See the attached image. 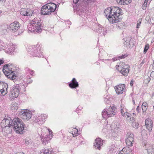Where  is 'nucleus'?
I'll return each mask as SVG.
<instances>
[{
	"mask_svg": "<svg viewBox=\"0 0 154 154\" xmlns=\"http://www.w3.org/2000/svg\"><path fill=\"white\" fill-rule=\"evenodd\" d=\"M151 0H145V2H148V1H149V3H150V1H151Z\"/></svg>",
	"mask_w": 154,
	"mask_h": 154,
	"instance_id": "nucleus-59",
	"label": "nucleus"
},
{
	"mask_svg": "<svg viewBox=\"0 0 154 154\" xmlns=\"http://www.w3.org/2000/svg\"><path fill=\"white\" fill-rule=\"evenodd\" d=\"M24 125L21 119L18 118L13 120L9 117L5 118L1 122L2 131L6 134L10 133L13 129L17 133L23 134L26 130Z\"/></svg>",
	"mask_w": 154,
	"mask_h": 154,
	"instance_id": "nucleus-1",
	"label": "nucleus"
},
{
	"mask_svg": "<svg viewBox=\"0 0 154 154\" xmlns=\"http://www.w3.org/2000/svg\"><path fill=\"white\" fill-rule=\"evenodd\" d=\"M40 47L38 45H33L30 46L27 51L30 54L35 57H42L43 56L40 50Z\"/></svg>",
	"mask_w": 154,
	"mask_h": 154,
	"instance_id": "nucleus-4",
	"label": "nucleus"
},
{
	"mask_svg": "<svg viewBox=\"0 0 154 154\" xmlns=\"http://www.w3.org/2000/svg\"><path fill=\"white\" fill-rule=\"evenodd\" d=\"M148 2H144L142 6V8L143 10H145L146 9Z\"/></svg>",
	"mask_w": 154,
	"mask_h": 154,
	"instance_id": "nucleus-37",
	"label": "nucleus"
},
{
	"mask_svg": "<svg viewBox=\"0 0 154 154\" xmlns=\"http://www.w3.org/2000/svg\"><path fill=\"white\" fill-rule=\"evenodd\" d=\"M119 128V127H118L117 128H116V127H115V129H117V130H118V129Z\"/></svg>",
	"mask_w": 154,
	"mask_h": 154,
	"instance_id": "nucleus-63",
	"label": "nucleus"
},
{
	"mask_svg": "<svg viewBox=\"0 0 154 154\" xmlns=\"http://www.w3.org/2000/svg\"><path fill=\"white\" fill-rule=\"evenodd\" d=\"M141 22V19H139L137 22V28H138L139 27V26H140V24Z\"/></svg>",
	"mask_w": 154,
	"mask_h": 154,
	"instance_id": "nucleus-39",
	"label": "nucleus"
},
{
	"mask_svg": "<svg viewBox=\"0 0 154 154\" xmlns=\"http://www.w3.org/2000/svg\"><path fill=\"white\" fill-rule=\"evenodd\" d=\"M134 135L130 132L127 133L126 136L125 142L128 147L132 146L134 143Z\"/></svg>",
	"mask_w": 154,
	"mask_h": 154,
	"instance_id": "nucleus-12",
	"label": "nucleus"
},
{
	"mask_svg": "<svg viewBox=\"0 0 154 154\" xmlns=\"http://www.w3.org/2000/svg\"><path fill=\"white\" fill-rule=\"evenodd\" d=\"M4 63V61L2 60H0V65H1L2 64Z\"/></svg>",
	"mask_w": 154,
	"mask_h": 154,
	"instance_id": "nucleus-57",
	"label": "nucleus"
},
{
	"mask_svg": "<svg viewBox=\"0 0 154 154\" xmlns=\"http://www.w3.org/2000/svg\"><path fill=\"white\" fill-rule=\"evenodd\" d=\"M149 44H147L145 46L143 51V53L144 54H145L146 53L147 51L149 48Z\"/></svg>",
	"mask_w": 154,
	"mask_h": 154,
	"instance_id": "nucleus-35",
	"label": "nucleus"
},
{
	"mask_svg": "<svg viewBox=\"0 0 154 154\" xmlns=\"http://www.w3.org/2000/svg\"><path fill=\"white\" fill-rule=\"evenodd\" d=\"M108 98H106L105 100L108 101Z\"/></svg>",
	"mask_w": 154,
	"mask_h": 154,
	"instance_id": "nucleus-62",
	"label": "nucleus"
},
{
	"mask_svg": "<svg viewBox=\"0 0 154 154\" xmlns=\"http://www.w3.org/2000/svg\"><path fill=\"white\" fill-rule=\"evenodd\" d=\"M139 106H138L137 108H136V111L137 112V113H139L140 112V109H139Z\"/></svg>",
	"mask_w": 154,
	"mask_h": 154,
	"instance_id": "nucleus-51",
	"label": "nucleus"
},
{
	"mask_svg": "<svg viewBox=\"0 0 154 154\" xmlns=\"http://www.w3.org/2000/svg\"><path fill=\"white\" fill-rule=\"evenodd\" d=\"M121 111L122 115L124 116L126 112H127V110L126 108L124 107H122V106H121Z\"/></svg>",
	"mask_w": 154,
	"mask_h": 154,
	"instance_id": "nucleus-29",
	"label": "nucleus"
},
{
	"mask_svg": "<svg viewBox=\"0 0 154 154\" xmlns=\"http://www.w3.org/2000/svg\"><path fill=\"white\" fill-rule=\"evenodd\" d=\"M79 0H73V2L74 3L76 4L78 3Z\"/></svg>",
	"mask_w": 154,
	"mask_h": 154,
	"instance_id": "nucleus-54",
	"label": "nucleus"
},
{
	"mask_svg": "<svg viewBox=\"0 0 154 154\" xmlns=\"http://www.w3.org/2000/svg\"><path fill=\"white\" fill-rule=\"evenodd\" d=\"M29 72L32 75L33 74V71L32 70L29 71Z\"/></svg>",
	"mask_w": 154,
	"mask_h": 154,
	"instance_id": "nucleus-56",
	"label": "nucleus"
},
{
	"mask_svg": "<svg viewBox=\"0 0 154 154\" xmlns=\"http://www.w3.org/2000/svg\"><path fill=\"white\" fill-rule=\"evenodd\" d=\"M69 86L72 88H75L78 87L79 84L75 78H74L72 79L71 82L69 84Z\"/></svg>",
	"mask_w": 154,
	"mask_h": 154,
	"instance_id": "nucleus-19",
	"label": "nucleus"
},
{
	"mask_svg": "<svg viewBox=\"0 0 154 154\" xmlns=\"http://www.w3.org/2000/svg\"><path fill=\"white\" fill-rule=\"evenodd\" d=\"M98 27H99V30H98V31H97V32L100 33H102L103 32H102V29H103V28L102 27H101V25H100V26H98Z\"/></svg>",
	"mask_w": 154,
	"mask_h": 154,
	"instance_id": "nucleus-40",
	"label": "nucleus"
},
{
	"mask_svg": "<svg viewBox=\"0 0 154 154\" xmlns=\"http://www.w3.org/2000/svg\"><path fill=\"white\" fill-rule=\"evenodd\" d=\"M42 120L41 117H40V116H38L35 119V122L39 125L42 124L43 123V122H42Z\"/></svg>",
	"mask_w": 154,
	"mask_h": 154,
	"instance_id": "nucleus-27",
	"label": "nucleus"
},
{
	"mask_svg": "<svg viewBox=\"0 0 154 154\" xmlns=\"http://www.w3.org/2000/svg\"><path fill=\"white\" fill-rule=\"evenodd\" d=\"M18 154H24L23 152H19Z\"/></svg>",
	"mask_w": 154,
	"mask_h": 154,
	"instance_id": "nucleus-61",
	"label": "nucleus"
},
{
	"mask_svg": "<svg viewBox=\"0 0 154 154\" xmlns=\"http://www.w3.org/2000/svg\"><path fill=\"white\" fill-rule=\"evenodd\" d=\"M152 72L150 74V76L152 78H154V70H153V67L152 69Z\"/></svg>",
	"mask_w": 154,
	"mask_h": 154,
	"instance_id": "nucleus-43",
	"label": "nucleus"
},
{
	"mask_svg": "<svg viewBox=\"0 0 154 154\" xmlns=\"http://www.w3.org/2000/svg\"><path fill=\"white\" fill-rule=\"evenodd\" d=\"M129 120L130 121H131L132 123L134 121V117H130L129 119Z\"/></svg>",
	"mask_w": 154,
	"mask_h": 154,
	"instance_id": "nucleus-46",
	"label": "nucleus"
},
{
	"mask_svg": "<svg viewBox=\"0 0 154 154\" xmlns=\"http://www.w3.org/2000/svg\"><path fill=\"white\" fill-rule=\"evenodd\" d=\"M142 106H147V104L146 102L143 103L142 105Z\"/></svg>",
	"mask_w": 154,
	"mask_h": 154,
	"instance_id": "nucleus-50",
	"label": "nucleus"
},
{
	"mask_svg": "<svg viewBox=\"0 0 154 154\" xmlns=\"http://www.w3.org/2000/svg\"><path fill=\"white\" fill-rule=\"evenodd\" d=\"M9 66V65L8 64L5 65L4 66V69L3 70V73L6 76L8 74Z\"/></svg>",
	"mask_w": 154,
	"mask_h": 154,
	"instance_id": "nucleus-24",
	"label": "nucleus"
},
{
	"mask_svg": "<svg viewBox=\"0 0 154 154\" xmlns=\"http://www.w3.org/2000/svg\"><path fill=\"white\" fill-rule=\"evenodd\" d=\"M139 124L136 122H134L132 123V126L135 128H138Z\"/></svg>",
	"mask_w": 154,
	"mask_h": 154,
	"instance_id": "nucleus-38",
	"label": "nucleus"
},
{
	"mask_svg": "<svg viewBox=\"0 0 154 154\" xmlns=\"http://www.w3.org/2000/svg\"><path fill=\"white\" fill-rule=\"evenodd\" d=\"M31 141H30L29 140L27 139H26L25 141V143L26 145L29 144L30 143H31Z\"/></svg>",
	"mask_w": 154,
	"mask_h": 154,
	"instance_id": "nucleus-45",
	"label": "nucleus"
},
{
	"mask_svg": "<svg viewBox=\"0 0 154 154\" xmlns=\"http://www.w3.org/2000/svg\"><path fill=\"white\" fill-rule=\"evenodd\" d=\"M56 7L57 5L53 3H48L42 7L41 14L43 15H49L54 12Z\"/></svg>",
	"mask_w": 154,
	"mask_h": 154,
	"instance_id": "nucleus-3",
	"label": "nucleus"
},
{
	"mask_svg": "<svg viewBox=\"0 0 154 154\" xmlns=\"http://www.w3.org/2000/svg\"><path fill=\"white\" fill-rule=\"evenodd\" d=\"M149 23H151L152 24H154V17H151L150 18L149 20L148 21Z\"/></svg>",
	"mask_w": 154,
	"mask_h": 154,
	"instance_id": "nucleus-41",
	"label": "nucleus"
},
{
	"mask_svg": "<svg viewBox=\"0 0 154 154\" xmlns=\"http://www.w3.org/2000/svg\"><path fill=\"white\" fill-rule=\"evenodd\" d=\"M94 146L97 149L100 150L101 146L103 145V141L100 138H97L95 140Z\"/></svg>",
	"mask_w": 154,
	"mask_h": 154,
	"instance_id": "nucleus-16",
	"label": "nucleus"
},
{
	"mask_svg": "<svg viewBox=\"0 0 154 154\" xmlns=\"http://www.w3.org/2000/svg\"><path fill=\"white\" fill-rule=\"evenodd\" d=\"M20 117L23 120L28 121L30 119L32 116L31 112L27 110H23L20 112Z\"/></svg>",
	"mask_w": 154,
	"mask_h": 154,
	"instance_id": "nucleus-11",
	"label": "nucleus"
},
{
	"mask_svg": "<svg viewBox=\"0 0 154 154\" xmlns=\"http://www.w3.org/2000/svg\"><path fill=\"white\" fill-rule=\"evenodd\" d=\"M145 60L144 59H143L141 62L140 63V64L139 65H140V66L141 67L142 65L143 64L145 63Z\"/></svg>",
	"mask_w": 154,
	"mask_h": 154,
	"instance_id": "nucleus-47",
	"label": "nucleus"
},
{
	"mask_svg": "<svg viewBox=\"0 0 154 154\" xmlns=\"http://www.w3.org/2000/svg\"><path fill=\"white\" fill-rule=\"evenodd\" d=\"M20 87L17 85L12 87L10 94V99L11 100H14L18 97L20 92Z\"/></svg>",
	"mask_w": 154,
	"mask_h": 154,
	"instance_id": "nucleus-5",
	"label": "nucleus"
},
{
	"mask_svg": "<svg viewBox=\"0 0 154 154\" xmlns=\"http://www.w3.org/2000/svg\"><path fill=\"white\" fill-rule=\"evenodd\" d=\"M48 131H49V133L50 134H52V132L51 131V130H50L49 129H48Z\"/></svg>",
	"mask_w": 154,
	"mask_h": 154,
	"instance_id": "nucleus-58",
	"label": "nucleus"
},
{
	"mask_svg": "<svg viewBox=\"0 0 154 154\" xmlns=\"http://www.w3.org/2000/svg\"><path fill=\"white\" fill-rule=\"evenodd\" d=\"M21 88L23 89V90H22V91L25 92V91L26 90L25 89V86L23 85H22L21 87Z\"/></svg>",
	"mask_w": 154,
	"mask_h": 154,
	"instance_id": "nucleus-48",
	"label": "nucleus"
},
{
	"mask_svg": "<svg viewBox=\"0 0 154 154\" xmlns=\"http://www.w3.org/2000/svg\"><path fill=\"white\" fill-rule=\"evenodd\" d=\"M39 19L35 18L32 20L27 27L28 30L29 31L33 32L38 33L41 32L42 30L41 20Z\"/></svg>",
	"mask_w": 154,
	"mask_h": 154,
	"instance_id": "nucleus-2",
	"label": "nucleus"
},
{
	"mask_svg": "<svg viewBox=\"0 0 154 154\" xmlns=\"http://www.w3.org/2000/svg\"><path fill=\"white\" fill-rule=\"evenodd\" d=\"M115 89L118 94H122L125 90V85L124 84L119 85L115 87Z\"/></svg>",
	"mask_w": 154,
	"mask_h": 154,
	"instance_id": "nucleus-14",
	"label": "nucleus"
},
{
	"mask_svg": "<svg viewBox=\"0 0 154 154\" xmlns=\"http://www.w3.org/2000/svg\"><path fill=\"white\" fill-rule=\"evenodd\" d=\"M112 12L113 13V17L115 18V20H117L116 23L119 22L121 20L120 17V15H122V10L121 8L117 7H112Z\"/></svg>",
	"mask_w": 154,
	"mask_h": 154,
	"instance_id": "nucleus-9",
	"label": "nucleus"
},
{
	"mask_svg": "<svg viewBox=\"0 0 154 154\" xmlns=\"http://www.w3.org/2000/svg\"><path fill=\"white\" fill-rule=\"evenodd\" d=\"M127 56V55L126 54L122 55L121 56H119V58L120 59H122V58H124L125 57H126Z\"/></svg>",
	"mask_w": 154,
	"mask_h": 154,
	"instance_id": "nucleus-44",
	"label": "nucleus"
},
{
	"mask_svg": "<svg viewBox=\"0 0 154 154\" xmlns=\"http://www.w3.org/2000/svg\"><path fill=\"white\" fill-rule=\"evenodd\" d=\"M20 25V24L18 22L15 21L10 25H6L5 28L8 30L14 32L19 29Z\"/></svg>",
	"mask_w": 154,
	"mask_h": 154,
	"instance_id": "nucleus-6",
	"label": "nucleus"
},
{
	"mask_svg": "<svg viewBox=\"0 0 154 154\" xmlns=\"http://www.w3.org/2000/svg\"><path fill=\"white\" fill-rule=\"evenodd\" d=\"M14 73H13V74H9L6 76L7 77L10 79H11L12 80H14L16 79V76L14 75Z\"/></svg>",
	"mask_w": 154,
	"mask_h": 154,
	"instance_id": "nucleus-30",
	"label": "nucleus"
},
{
	"mask_svg": "<svg viewBox=\"0 0 154 154\" xmlns=\"http://www.w3.org/2000/svg\"><path fill=\"white\" fill-rule=\"evenodd\" d=\"M117 66V69L121 74L125 76L127 75L129 72V70L127 65L124 63H122L119 65H116V66Z\"/></svg>",
	"mask_w": 154,
	"mask_h": 154,
	"instance_id": "nucleus-10",
	"label": "nucleus"
},
{
	"mask_svg": "<svg viewBox=\"0 0 154 154\" xmlns=\"http://www.w3.org/2000/svg\"><path fill=\"white\" fill-rule=\"evenodd\" d=\"M125 39L126 40L125 41V45H126L128 47L130 48V46L129 45H130V41L131 39V38L129 37H126Z\"/></svg>",
	"mask_w": 154,
	"mask_h": 154,
	"instance_id": "nucleus-28",
	"label": "nucleus"
},
{
	"mask_svg": "<svg viewBox=\"0 0 154 154\" xmlns=\"http://www.w3.org/2000/svg\"><path fill=\"white\" fill-rule=\"evenodd\" d=\"M72 133L73 137H75L78 135V130L76 128H73Z\"/></svg>",
	"mask_w": 154,
	"mask_h": 154,
	"instance_id": "nucleus-26",
	"label": "nucleus"
},
{
	"mask_svg": "<svg viewBox=\"0 0 154 154\" xmlns=\"http://www.w3.org/2000/svg\"><path fill=\"white\" fill-rule=\"evenodd\" d=\"M15 45L13 44L8 45L6 48V51L8 53H11L14 51L15 49Z\"/></svg>",
	"mask_w": 154,
	"mask_h": 154,
	"instance_id": "nucleus-21",
	"label": "nucleus"
},
{
	"mask_svg": "<svg viewBox=\"0 0 154 154\" xmlns=\"http://www.w3.org/2000/svg\"><path fill=\"white\" fill-rule=\"evenodd\" d=\"M133 83H134V81L133 80H132L131 81L130 83V85L131 86H133Z\"/></svg>",
	"mask_w": 154,
	"mask_h": 154,
	"instance_id": "nucleus-52",
	"label": "nucleus"
},
{
	"mask_svg": "<svg viewBox=\"0 0 154 154\" xmlns=\"http://www.w3.org/2000/svg\"><path fill=\"white\" fill-rule=\"evenodd\" d=\"M8 88L6 83L0 82V95L4 96L7 94Z\"/></svg>",
	"mask_w": 154,
	"mask_h": 154,
	"instance_id": "nucleus-13",
	"label": "nucleus"
},
{
	"mask_svg": "<svg viewBox=\"0 0 154 154\" xmlns=\"http://www.w3.org/2000/svg\"><path fill=\"white\" fill-rule=\"evenodd\" d=\"M115 107H110L107 109H105L102 112V116L104 118H106V117H111L115 115Z\"/></svg>",
	"mask_w": 154,
	"mask_h": 154,
	"instance_id": "nucleus-8",
	"label": "nucleus"
},
{
	"mask_svg": "<svg viewBox=\"0 0 154 154\" xmlns=\"http://www.w3.org/2000/svg\"><path fill=\"white\" fill-rule=\"evenodd\" d=\"M145 125L148 130L150 132L152 129L153 126V122L152 120L149 119H146L145 121Z\"/></svg>",
	"mask_w": 154,
	"mask_h": 154,
	"instance_id": "nucleus-18",
	"label": "nucleus"
},
{
	"mask_svg": "<svg viewBox=\"0 0 154 154\" xmlns=\"http://www.w3.org/2000/svg\"><path fill=\"white\" fill-rule=\"evenodd\" d=\"M145 148L147 150L148 154H154V148L149 143L144 144Z\"/></svg>",
	"mask_w": 154,
	"mask_h": 154,
	"instance_id": "nucleus-17",
	"label": "nucleus"
},
{
	"mask_svg": "<svg viewBox=\"0 0 154 154\" xmlns=\"http://www.w3.org/2000/svg\"><path fill=\"white\" fill-rule=\"evenodd\" d=\"M132 101H133V103L134 105H135V101L134 100H132Z\"/></svg>",
	"mask_w": 154,
	"mask_h": 154,
	"instance_id": "nucleus-60",
	"label": "nucleus"
},
{
	"mask_svg": "<svg viewBox=\"0 0 154 154\" xmlns=\"http://www.w3.org/2000/svg\"><path fill=\"white\" fill-rule=\"evenodd\" d=\"M151 80L150 78L147 75H145L144 76V82L146 83L147 84L148 83L149 81Z\"/></svg>",
	"mask_w": 154,
	"mask_h": 154,
	"instance_id": "nucleus-31",
	"label": "nucleus"
},
{
	"mask_svg": "<svg viewBox=\"0 0 154 154\" xmlns=\"http://www.w3.org/2000/svg\"><path fill=\"white\" fill-rule=\"evenodd\" d=\"M8 74H13V73H14V72L12 71L11 70H10L9 69V71H8Z\"/></svg>",
	"mask_w": 154,
	"mask_h": 154,
	"instance_id": "nucleus-49",
	"label": "nucleus"
},
{
	"mask_svg": "<svg viewBox=\"0 0 154 154\" xmlns=\"http://www.w3.org/2000/svg\"><path fill=\"white\" fill-rule=\"evenodd\" d=\"M97 0H88V1L90 2H96Z\"/></svg>",
	"mask_w": 154,
	"mask_h": 154,
	"instance_id": "nucleus-53",
	"label": "nucleus"
},
{
	"mask_svg": "<svg viewBox=\"0 0 154 154\" xmlns=\"http://www.w3.org/2000/svg\"><path fill=\"white\" fill-rule=\"evenodd\" d=\"M40 117H41V119L42 122H43V123L44 122V120L47 117V115L46 114H42L40 116Z\"/></svg>",
	"mask_w": 154,
	"mask_h": 154,
	"instance_id": "nucleus-34",
	"label": "nucleus"
},
{
	"mask_svg": "<svg viewBox=\"0 0 154 154\" xmlns=\"http://www.w3.org/2000/svg\"><path fill=\"white\" fill-rule=\"evenodd\" d=\"M124 116H125L128 120H129V119L131 116V114L127 112L125 114Z\"/></svg>",
	"mask_w": 154,
	"mask_h": 154,
	"instance_id": "nucleus-36",
	"label": "nucleus"
},
{
	"mask_svg": "<svg viewBox=\"0 0 154 154\" xmlns=\"http://www.w3.org/2000/svg\"><path fill=\"white\" fill-rule=\"evenodd\" d=\"M117 3L119 5H127L131 2V0H116Z\"/></svg>",
	"mask_w": 154,
	"mask_h": 154,
	"instance_id": "nucleus-20",
	"label": "nucleus"
},
{
	"mask_svg": "<svg viewBox=\"0 0 154 154\" xmlns=\"http://www.w3.org/2000/svg\"><path fill=\"white\" fill-rule=\"evenodd\" d=\"M119 154H129L128 151L126 150L125 148H123L122 150L120 151Z\"/></svg>",
	"mask_w": 154,
	"mask_h": 154,
	"instance_id": "nucleus-32",
	"label": "nucleus"
},
{
	"mask_svg": "<svg viewBox=\"0 0 154 154\" xmlns=\"http://www.w3.org/2000/svg\"><path fill=\"white\" fill-rule=\"evenodd\" d=\"M152 67H153V70H154V60H153V63L152 65Z\"/></svg>",
	"mask_w": 154,
	"mask_h": 154,
	"instance_id": "nucleus-55",
	"label": "nucleus"
},
{
	"mask_svg": "<svg viewBox=\"0 0 154 154\" xmlns=\"http://www.w3.org/2000/svg\"><path fill=\"white\" fill-rule=\"evenodd\" d=\"M142 108L143 112H146L147 109V106H142Z\"/></svg>",
	"mask_w": 154,
	"mask_h": 154,
	"instance_id": "nucleus-42",
	"label": "nucleus"
},
{
	"mask_svg": "<svg viewBox=\"0 0 154 154\" xmlns=\"http://www.w3.org/2000/svg\"><path fill=\"white\" fill-rule=\"evenodd\" d=\"M33 13L32 10L30 9H22L20 11L21 15L24 16H32Z\"/></svg>",
	"mask_w": 154,
	"mask_h": 154,
	"instance_id": "nucleus-15",
	"label": "nucleus"
},
{
	"mask_svg": "<svg viewBox=\"0 0 154 154\" xmlns=\"http://www.w3.org/2000/svg\"><path fill=\"white\" fill-rule=\"evenodd\" d=\"M112 8H108L105 9L104 11L105 15L108 18V20L110 23H116L117 21L116 20H115V18L114 19L113 17V13L112 12Z\"/></svg>",
	"mask_w": 154,
	"mask_h": 154,
	"instance_id": "nucleus-7",
	"label": "nucleus"
},
{
	"mask_svg": "<svg viewBox=\"0 0 154 154\" xmlns=\"http://www.w3.org/2000/svg\"><path fill=\"white\" fill-rule=\"evenodd\" d=\"M52 150L51 149L44 148L42 149L40 154H51Z\"/></svg>",
	"mask_w": 154,
	"mask_h": 154,
	"instance_id": "nucleus-22",
	"label": "nucleus"
},
{
	"mask_svg": "<svg viewBox=\"0 0 154 154\" xmlns=\"http://www.w3.org/2000/svg\"><path fill=\"white\" fill-rule=\"evenodd\" d=\"M47 135H46L45 136H42L41 137V140L42 143L44 145H46L48 142V138L47 137Z\"/></svg>",
	"mask_w": 154,
	"mask_h": 154,
	"instance_id": "nucleus-23",
	"label": "nucleus"
},
{
	"mask_svg": "<svg viewBox=\"0 0 154 154\" xmlns=\"http://www.w3.org/2000/svg\"><path fill=\"white\" fill-rule=\"evenodd\" d=\"M125 25V23L124 22H119L118 23V27L119 29H122L124 28V26Z\"/></svg>",
	"mask_w": 154,
	"mask_h": 154,
	"instance_id": "nucleus-33",
	"label": "nucleus"
},
{
	"mask_svg": "<svg viewBox=\"0 0 154 154\" xmlns=\"http://www.w3.org/2000/svg\"><path fill=\"white\" fill-rule=\"evenodd\" d=\"M18 108V104L15 102L12 103L11 107V109L13 110H17Z\"/></svg>",
	"mask_w": 154,
	"mask_h": 154,
	"instance_id": "nucleus-25",
	"label": "nucleus"
},
{
	"mask_svg": "<svg viewBox=\"0 0 154 154\" xmlns=\"http://www.w3.org/2000/svg\"><path fill=\"white\" fill-rule=\"evenodd\" d=\"M2 149V148H0V153H1L2 151H1V149Z\"/></svg>",
	"mask_w": 154,
	"mask_h": 154,
	"instance_id": "nucleus-64",
	"label": "nucleus"
}]
</instances>
